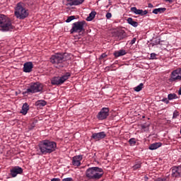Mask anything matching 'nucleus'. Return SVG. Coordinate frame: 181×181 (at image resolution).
Returning a JSON list of instances; mask_svg holds the SVG:
<instances>
[{"instance_id":"obj_1","label":"nucleus","mask_w":181,"mask_h":181,"mask_svg":"<svg viewBox=\"0 0 181 181\" xmlns=\"http://www.w3.org/2000/svg\"><path fill=\"white\" fill-rule=\"evenodd\" d=\"M38 147L42 155H47L57 149V144L50 140H43L39 144Z\"/></svg>"},{"instance_id":"obj_2","label":"nucleus","mask_w":181,"mask_h":181,"mask_svg":"<svg viewBox=\"0 0 181 181\" xmlns=\"http://www.w3.org/2000/svg\"><path fill=\"white\" fill-rule=\"evenodd\" d=\"M104 175L103 168L98 167L89 168L86 171V177L89 180H98Z\"/></svg>"},{"instance_id":"obj_3","label":"nucleus","mask_w":181,"mask_h":181,"mask_svg":"<svg viewBox=\"0 0 181 181\" xmlns=\"http://www.w3.org/2000/svg\"><path fill=\"white\" fill-rule=\"evenodd\" d=\"M49 60L56 69H62V67H64V62L67 59H66V54L57 53L52 55Z\"/></svg>"},{"instance_id":"obj_4","label":"nucleus","mask_w":181,"mask_h":181,"mask_svg":"<svg viewBox=\"0 0 181 181\" xmlns=\"http://www.w3.org/2000/svg\"><path fill=\"white\" fill-rule=\"evenodd\" d=\"M14 15L17 19H26L28 16H29L28 10L25 8V4L23 3L20 2L16 4L15 7Z\"/></svg>"},{"instance_id":"obj_5","label":"nucleus","mask_w":181,"mask_h":181,"mask_svg":"<svg viewBox=\"0 0 181 181\" xmlns=\"http://www.w3.org/2000/svg\"><path fill=\"white\" fill-rule=\"evenodd\" d=\"M0 28L2 32H9L13 29L12 21L4 14H0Z\"/></svg>"},{"instance_id":"obj_6","label":"nucleus","mask_w":181,"mask_h":181,"mask_svg":"<svg viewBox=\"0 0 181 181\" xmlns=\"http://www.w3.org/2000/svg\"><path fill=\"white\" fill-rule=\"evenodd\" d=\"M43 90V85L39 82L31 83L30 85V88H27L23 92V95L26 94H35L36 93H40Z\"/></svg>"},{"instance_id":"obj_7","label":"nucleus","mask_w":181,"mask_h":181,"mask_svg":"<svg viewBox=\"0 0 181 181\" xmlns=\"http://www.w3.org/2000/svg\"><path fill=\"white\" fill-rule=\"evenodd\" d=\"M86 21H81L75 22L72 24V28L70 30L71 35L73 33H81V32H85L86 29L84 27L86 26Z\"/></svg>"},{"instance_id":"obj_8","label":"nucleus","mask_w":181,"mask_h":181,"mask_svg":"<svg viewBox=\"0 0 181 181\" xmlns=\"http://www.w3.org/2000/svg\"><path fill=\"white\" fill-rule=\"evenodd\" d=\"M71 74L69 72H66L64 76H55L52 78L51 83L52 86H62L64 81L66 80H69V77H70Z\"/></svg>"},{"instance_id":"obj_9","label":"nucleus","mask_w":181,"mask_h":181,"mask_svg":"<svg viewBox=\"0 0 181 181\" xmlns=\"http://www.w3.org/2000/svg\"><path fill=\"white\" fill-rule=\"evenodd\" d=\"M108 115H110V109L108 107H103L97 115V118L103 121V119H105Z\"/></svg>"},{"instance_id":"obj_10","label":"nucleus","mask_w":181,"mask_h":181,"mask_svg":"<svg viewBox=\"0 0 181 181\" xmlns=\"http://www.w3.org/2000/svg\"><path fill=\"white\" fill-rule=\"evenodd\" d=\"M23 173V169L19 166H15L10 170V175L11 177H16L18 175H22Z\"/></svg>"},{"instance_id":"obj_11","label":"nucleus","mask_w":181,"mask_h":181,"mask_svg":"<svg viewBox=\"0 0 181 181\" xmlns=\"http://www.w3.org/2000/svg\"><path fill=\"white\" fill-rule=\"evenodd\" d=\"M107 136L105 132H100L98 133H93L91 136L92 139H95V141H101V139H104Z\"/></svg>"},{"instance_id":"obj_12","label":"nucleus","mask_w":181,"mask_h":181,"mask_svg":"<svg viewBox=\"0 0 181 181\" xmlns=\"http://www.w3.org/2000/svg\"><path fill=\"white\" fill-rule=\"evenodd\" d=\"M131 12H133V13H135V15H140L141 16H144V15H147L148 10H142V9H138L136 7H132L130 8Z\"/></svg>"},{"instance_id":"obj_13","label":"nucleus","mask_w":181,"mask_h":181,"mask_svg":"<svg viewBox=\"0 0 181 181\" xmlns=\"http://www.w3.org/2000/svg\"><path fill=\"white\" fill-rule=\"evenodd\" d=\"M115 36L118 40H124L126 37H128L127 33L124 30H119L115 33Z\"/></svg>"},{"instance_id":"obj_14","label":"nucleus","mask_w":181,"mask_h":181,"mask_svg":"<svg viewBox=\"0 0 181 181\" xmlns=\"http://www.w3.org/2000/svg\"><path fill=\"white\" fill-rule=\"evenodd\" d=\"M173 177H181V166H175L172 168Z\"/></svg>"},{"instance_id":"obj_15","label":"nucleus","mask_w":181,"mask_h":181,"mask_svg":"<svg viewBox=\"0 0 181 181\" xmlns=\"http://www.w3.org/2000/svg\"><path fill=\"white\" fill-rule=\"evenodd\" d=\"M81 160H83V156H76L72 158V165L74 166H80L81 165Z\"/></svg>"},{"instance_id":"obj_16","label":"nucleus","mask_w":181,"mask_h":181,"mask_svg":"<svg viewBox=\"0 0 181 181\" xmlns=\"http://www.w3.org/2000/svg\"><path fill=\"white\" fill-rule=\"evenodd\" d=\"M169 81H170L171 83H173L175 81H181V76H180L179 74H177L176 71L174 70L171 73Z\"/></svg>"},{"instance_id":"obj_17","label":"nucleus","mask_w":181,"mask_h":181,"mask_svg":"<svg viewBox=\"0 0 181 181\" xmlns=\"http://www.w3.org/2000/svg\"><path fill=\"white\" fill-rule=\"evenodd\" d=\"M33 69V64L30 62L24 64L23 71L24 73H30Z\"/></svg>"},{"instance_id":"obj_18","label":"nucleus","mask_w":181,"mask_h":181,"mask_svg":"<svg viewBox=\"0 0 181 181\" xmlns=\"http://www.w3.org/2000/svg\"><path fill=\"white\" fill-rule=\"evenodd\" d=\"M85 0H68V5H69L70 6H77L78 5H81V4H83V2H84Z\"/></svg>"},{"instance_id":"obj_19","label":"nucleus","mask_w":181,"mask_h":181,"mask_svg":"<svg viewBox=\"0 0 181 181\" xmlns=\"http://www.w3.org/2000/svg\"><path fill=\"white\" fill-rule=\"evenodd\" d=\"M113 54L115 57H121V56H125V54H127V51L125 49H120L115 51Z\"/></svg>"},{"instance_id":"obj_20","label":"nucleus","mask_w":181,"mask_h":181,"mask_svg":"<svg viewBox=\"0 0 181 181\" xmlns=\"http://www.w3.org/2000/svg\"><path fill=\"white\" fill-rule=\"evenodd\" d=\"M28 111H29V105H28V103H25L22 106L21 113L23 114V115H26Z\"/></svg>"},{"instance_id":"obj_21","label":"nucleus","mask_w":181,"mask_h":181,"mask_svg":"<svg viewBox=\"0 0 181 181\" xmlns=\"http://www.w3.org/2000/svg\"><path fill=\"white\" fill-rule=\"evenodd\" d=\"M160 146H162V143L156 142L151 144L148 147V149H150V151H155V149H158V148H160Z\"/></svg>"},{"instance_id":"obj_22","label":"nucleus","mask_w":181,"mask_h":181,"mask_svg":"<svg viewBox=\"0 0 181 181\" xmlns=\"http://www.w3.org/2000/svg\"><path fill=\"white\" fill-rule=\"evenodd\" d=\"M47 102L43 100H40L35 102V106L38 108H41V107H45V105H47Z\"/></svg>"},{"instance_id":"obj_23","label":"nucleus","mask_w":181,"mask_h":181,"mask_svg":"<svg viewBox=\"0 0 181 181\" xmlns=\"http://www.w3.org/2000/svg\"><path fill=\"white\" fill-rule=\"evenodd\" d=\"M127 23H129V25H131V26H133V28L138 27V22L134 21V19H132V18H127Z\"/></svg>"},{"instance_id":"obj_24","label":"nucleus","mask_w":181,"mask_h":181,"mask_svg":"<svg viewBox=\"0 0 181 181\" xmlns=\"http://www.w3.org/2000/svg\"><path fill=\"white\" fill-rule=\"evenodd\" d=\"M166 11V8H158L153 10V13L158 15V13H163Z\"/></svg>"},{"instance_id":"obj_25","label":"nucleus","mask_w":181,"mask_h":181,"mask_svg":"<svg viewBox=\"0 0 181 181\" xmlns=\"http://www.w3.org/2000/svg\"><path fill=\"white\" fill-rule=\"evenodd\" d=\"M95 15H97V12L91 11V13L89 14V16L86 18V21L88 22H91V21L95 18Z\"/></svg>"},{"instance_id":"obj_26","label":"nucleus","mask_w":181,"mask_h":181,"mask_svg":"<svg viewBox=\"0 0 181 181\" xmlns=\"http://www.w3.org/2000/svg\"><path fill=\"white\" fill-rule=\"evenodd\" d=\"M168 99L170 101H172V100H176L177 99V95H176V93H170L168 95Z\"/></svg>"},{"instance_id":"obj_27","label":"nucleus","mask_w":181,"mask_h":181,"mask_svg":"<svg viewBox=\"0 0 181 181\" xmlns=\"http://www.w3.org/2000/svg\"><path fill=\"white\" fill-rule=\"evenodd\" d=\"M142 88H144V83H141L134 88V91H136V93H139V91H141Z\"/></svg>"},{"instance_id":"obj_28","label":"nucleus","mask_w":181,"mask_h":181,"mask_svg":"<svg viewBox=\"0 0 181 181\" xmlns=\"http://www.w3.org/2000/svg\"><path fill=\"white\" fill-rule=\"evenodd\" d=\"M141 165H142V164H141V163H138L135 164V165L132 167L133 170H137V169H141Z\"/></svg>"},{"instance_id":"obj_29","label":"nucleus","mask_w":181,"mask_h":181,"mask_svg":"<svg viewBox=\"0 0 181 181\" xmlns=\"http://www.w3.org/2000/svg\"><path fill=\"white\" fill-rule=\"evenodd\" d=\"M154 181H169V177H158Z\"/></svg>"},{"instance_id":"obj_30","label":"nucleus","mask_w":181,"mask_h":181,"mask_svg":"<svg viewBox=\"0 0 181 181\" xmlns=\"http://www.w3.org/2000/svg\"><path fill=\"white\" fill-rule=\"evenodd\" d=\"M74 19H76V16H71L68 17V18L66 20L65 22H66V23H70V22H71V21H74Z\"/></svg>"},{"instance_id":"obj_31","label":"nucleus","mask_w":181,"mask_h":181,"mask_svg":"<svg viewBox=\"0 0 181 181\" xmlns=\"http://www.w3.org/2000/svg\"><path fill=\"white\" fill-rule=\"evenodd\" d=\"M129 144L131 146H134L136 144V141H135V138H132L129 140Z\"/></svg>"},{"instance_id":"obj_32","label":"nucleus","mask_w":181,"mask_h":181,"mask_svg":"<svg viewBox=\"0 0 181 181\" xmlns=\"http://www.w3.org/2000/svg\"><path fill=\"white\" fill-rule=\"evenodd\" d=\"M159 43H160V40H159V39H157L156 40H153L151 42L152 46H156V45H159Z\"/></svg>"},{"instance_id":"obj_33","label":"nucleus","mask_w":181,"mask_h":181,"mask_svg":"<svg viewBox=\"0 0 181 181\" xmlns=\"http://www.w3.org/2000/svg\"><path fill=\"white\" fill-rule=\"evenodd\" d=\"M177 117H179V112H177V110H175L173 112V118L175 119L177 118Z\"/></svg>"},{"instance_id":"obj_34","label":"nucleus","mask_w":181,"mask_h":181,"mask_svg":"<svg viewBox=\"0 0 181 181\" xmlns=\"http://www.w3.org/2000/svg\"><path fill=\"white\" fill-rule=\"evenodd\" d=\"M35 127H36V124H35V122H33L30 124V126L28 127V129L30 131H32L33 128H35Z\"/></svg>"},{"instance_id":"obj_35","label":"nucleus","mask_w":181,"mask_h":181,"mask_svg":"<svg viewBox=\"0 0 181 181\" xmlns=\"http://www.w3.org/2000/svg\"><path fill=\"white\" fill-rule=\"evenodd\" d=\"M163 103H165V104H169V99L168 98H164L161 100Z\"/></svg>"},{"instance_id":"obj_36","label":"nucleus","mask_w":181,"mask_h":181,"mask_svg":"<svg viewBox=\"0 0 181 181\" xmlns=\"http://www.w3.org/2000/svg\"><path fill=\"white\" fill-rule=\"evenodd\" d=\"M175 71L177 72V74H178V76L180 77H181V68L177 69H175Z\"/></svg>"},{"instance_id":"obj_37","label":"nucleus","mask_w":181,"mask_h":181,"mask_svg":"<svg viewBox=\"0 0 181 181\" xmlns=\"http://www.w3.org/2000/svg\"><path fill=\"white\" fill-rule=\"evenodd\" d=\"M62 181H74L72 177L64 178Z\"/></svg>"},{"instance_id":"obj_38","label":"nucleus","mask_w":181,"mask_h":181,"mask_svg":"<svg viewBox=\"0 0 181 181\" xmlns=\"http://www.w3.org/2000/svg\"><path fill=\"white\" fill-rule=\"evenodd\" d=\"M151 59H152V60H153L154 59H156V54L151 53Z\"/></svg>"},{"instance_id":"obj_39","label":"nucleus","mask_w":181,"mask_h":181,"mask_svg":"<svg viewBox=\"0 0 181 181\" xmlns=\"http://www.w3.org/2000/svg\"><path fill=\"white\" fill-rule=\"evenodd\" d=\"M112 16V14L111 13H106V18L107 19H110V18Z\"/></svg>"},{"instance_id":"obj_40","label":"nucleus","mask_w":181,"mask_h":181,"mask_svg":"<svg viewBox=\"0 0 181 181\" xmlns=\"http://www.w3.org/2000/svg\"><path fill=\"white\" fill-rule=\"evenodd\" d=\"M135 42H136V37H134L132 40L130 42V45H134Z\"/></svg>"},{"instance_id":"obj_41","label":"nucleus","mask_w":181,"mask_h":181,"mask_svg":"<svg viewBox=\"0 0 181 181\" xmlns=\"http://www.w3.org/2000/svg\"><path fill=\"white\" fill-rule=\"evenodd\" d=\"M105 57H107V54L105 53H103L100 55V59H105Z\"/></svg>"},{"instance_id":"obj_42","label":"nucleus","mask_w":181,"mask_h":181,"mask_svg":"<svg viewBox=\"0 0 181 181\" xmlns=\"http://www.w3.org/2000/svg\"><path fill=\"white\" fill-rule=\"evenodd\" d=\"M51 181H60L59 178H53L51 180Z\"/></svg>"},{"instance_id":"obj_43","label":"nucleus","mask_w":181,"mask_h":181,"mask_svg":"<svg viewBox=\"0 0 181 181\" xmlns=\"http://www.w3.org/2000/svg\"><path fill=\"white\" fill-rule=\"evenodd\" d=\"M144 180L145 181H148V180H149V177H148V176H144Z\"/></svg>"},{"instance_id":"obj_44","label":"nucleus","mask_w":181,"mask_h":181,"mask_svg":"<svg viewBox=\"0 0 181 181\" xmlns=\"http://www.w3.org/2000/svg\"><path fill=\"white\" fill-rule=\"evenodd\" d=\"M148 8H153V5L152 4H148Z\"/></svg>"},{"instance_id":"obj_45","label":"nucleus","mask_w":181,"mask_h":181,"mask_svg":"<svg viewBox=\"0 0 181 181\" xmlns=\"http://www.w3.org/2000/svg\"><path fill=\"white\" fill-rule=\"evenodd\" d=\"M178 94H179V95H181V87L180 88V89L178 90Z\"/></svg>"},{"instance_id":"obj_46","label":"nucleus","mask_w":181,"mask_h":181,"mask_svg":"<svg viewBox=\"0 0 181 181\" xmlns=\"http://www.w3.org/2000/svg\"><path fill=\"white\" fill-rule=\"evenodd\" d=\"M141 128H142L143 129H145L146 128V127H145V125H143V126H141Z\"/></svg>"},{"instance_id":"obj_47","label":"nucleus","mask_w":181,"mask_h":181,"mask_svg":"<svg viewBox=\"0 0 181 181\" xmlns=\"http://www.w3.org/2000/svg\"><path fill=\"white\" fill-rule=\"evenodd\" d=\"M166 2H172V0H165Z\"/></svg>"}]
</instances>
